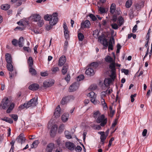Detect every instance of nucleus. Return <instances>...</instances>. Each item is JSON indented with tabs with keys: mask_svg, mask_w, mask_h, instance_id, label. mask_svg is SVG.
Wrapping results in <instances>:
<instances>
[{
	"mask_svg": "<svg viewBox=\"0 0 152 152\" xmlns=\"http://www.w3.org/2000/svg\"><path fill=\"white\" fill-rule=\"evenodd\" d=\"M25 29V26L24 25L20 26L17 27L15 29V30L18 29L20 31H23Z\"/></svg>",
	"mask_w": 152,
	"mask_h": 152,
	"instance_id": "37998d69",
	"label": "nucleus"
},
{
	"mask_svg": "<svg viewBox=\"0 0 152 152\" xmlns=\"http://www.w3.org/2000/svg\"><path fill=\"white\" fill-rule=\"evenodd\" d=\"M88 96H89L90 98L91 101L93 104H97L99 103V102L96 100V95L95 94L93 91L90 92L88 94Z\"/></svg>",
	"mask_w": 152,
	"mask_h": 152,
	"instance_id": "39448f33",
	"label": "nucleus"
},
{
	"mask_svg": "<svg viewBox=\"0 0 152 152\" xmlns=\"http://www.w3.org/2000/svg\"><path fill=\"white\" fill-rule=\"evenodd\" d=\"M68 102L67 100L66 99L65 97L63 98L61 101V103L62 104H64L67 103Z\"/></svg>",
	"mask_w": 152,
	"mask_h": 152,
	"instance_id": "8fccbe9b",
	"label": "nucleus"
},
{
	"mask_svg": "<svg viewBox=\"0 0 152 152\" xmlns=\"http://www.w3.org/2000/svg\"><path fill=\"white\" fill-rule=\"evenodd\" d=\"M57 130V126L56 125H53L52 126L50 132V134L51 137H54L55 136Z\"/></svg>",
	"mask_w": 152,
	"mask_h": 152,
	"instance_id": "9b49d317",
	"label": "nucleus"
},
{
	"mask_svg": "<svg viewBox=\"0 0 152 152\" xmlns=\"http://www.w3.org/2000/svg\"><path fill=\"white\" fill-rule=\"evenodd\" d=\"M117 19V16L115 15H114L112 17V20L113 22H115L116 21Z\"/></svg>",
	"mask_w": 152,
	"mask_h": 152,
	"instance_id": "0e129e2a",
	"label": "nucleus"
},
{
	"mask_svg": "<svg viewBox=\"0 0 152 152\" xmlns=\"http://www.w3.org/2000/svg\"><path fill=\"white\" fill-rule=\"evenodd\" d=\"M39 85L37 83H34L30 85L28 87L29 89L32 91H36L39 88Z\"/></svg>",
	"mask_w": 152,
	"mask_h": 152,
	"instance_id": "ddd939ff",
	"label": "nucleus"
},
{
	"mask_svg": "<svg viewBox=\"0 0 152 152\" xmlns=\"http://www.w3.org/2000/svg\"><path fill=\"white\" fill-rule=\"evenodd\" d=\"M96 121L97 123L100 124V126L104 127L107 123V119L105 117L104 114H102L98 117Z\"/></svg>",
	"mask_w": 152,
	"mask_h": 152,
	"instance_id": "20e7f679",
	"label": "nucleus"
},
{
	"mask_svg": "<svg viewBox=\"0 0 152 152\" xmlns=\"http://www.w3.org/2000/svg\"><path fill=\"white\" fill-rule=\"evenodd\" d=\"M5 56L7 64L12 63V58L10 54L8 53H6Z\"/></svg>",
	"mask_w": 152,
	"mask_h": 152,
	"instance_id": "6ab92c4d",
	"label": "nucleus"
},
{
	"mask_svg": "<svg viewBox=\"0 0 152 152\" xmlns=\"http://www.w3.org/2000/svg\"><path fill=\"white\" fill-rule=\"evenodd\" d=\"M107 94V93L106 92V91L102 92L101 94V98H104L106 96V94Z\"/></svg>",
	"mask_w": 152,
	"mask_h": 152,
	"instance_id": "09e8293b",
	"label": "nucleus"
},
{
	"mask_svg": "<svg viewBox=\"0 0 152 152\" xmlns=\"http://www.w3.org/2000/svg\"><path fill=\"white\" fill-rule=\"evenodd\" d=\"M102 44L106 48L108 45V42L107 41V40L106 38H103L102 41Z\"/></svg>",
	"mask_w": 152,
	"mask_h": 152,
	"instance_id": "c9c22d12",
	"label": "nucleus"
},
{
	"mask_svg": "<svg viewBox=\"0 0 152 152\" xmlns=\"http://www.w3.org/2000/svg\"><path fill=\"white\" fill-rule=\"evenodd\" d=\"M12 42L13 45L16 46L17 45L18 42L17 40L16 39H13L12 41Z\"/></svg>",
	"mask_w": 152,
	"mask_h": 152,
	"instance_id": "4d7b16f0",
	"label": "nucleus"
},
{
	"mask_svg": "<svg viewBox=\"0 0 152 152\" xmlns=\"http://www.w3.org/2000/svg\"><path fill=\"white\" fill-rule=\"evenodd\" d=\"M132 2V0H128L126 2L125 6L127 8H129L131 6Z\"/></svg>",
	"mask_w": 152,
	"mask_h": 152,
	"instance_id": "72a5a7b5",
	"label": "nucleus"
},
{
	"mask_svg": "<svg viewBox=\"0 0 152 152\" xmlns=\"http://www.w3.org/2000/svg\"><path fill=\"white\" fill-rule=\"evenodd\" d=\"M121 71L122 72H124L126 75H128L129 73V71L128 69H121Z\"/></svg>",
	"mask_w": 152,
	"mask_h": 152,
	"instance_id": "13d9d810",
	"label": "nucleus"
},
{
	"mask_svg": "<svg viewBox=\"0 0 152 152\" xmlns=\"http://www.w3.org/2000/svg\"><path fill=\"white\" fill-rule=\"evenodd\" d=\"M37 22H38L37 25L39 27H42L44 24L43 20H41V19L38 20Z\"/></svg>",
	"mask_w": 152,
	"mask_h": 152,
	"instance_id": "c03bdc74",
	"label": "nucleus"
},
{
	"mask_svg": "<svg viewBox=\"0 0 152 152\" xmlns=\"http://www.w3.org/2000/svg\"><path fill=\"white\" fill-rule=\"evenodd\" d=\"M61 109L60 106L58 105L57 106L54 112V115L56 118L58 117L60 115Z\"/></svg>",
	"mask_w": 152,
	"mask_h": 152,
	"instance_id": "a211bd4d",
	"label": "nucleus"
},
{
	"mask_svg": "<svg viewBox=\"0 0 152 152\" xmlns=\"http://www.w3.org/2000/svg\"><path fill=\"white\" fill-rule=\"evenodd\" d=\"M111 26L112 28L114 29H117L118 28V25L116 23L112 24Z\"/></svg>",
	"mask_w": 152,
	"mask_h": 152,
	"instance_id": "5fc2aeb1",
	"label": "nucleus"
},
{
	"mask_svg": "<svg viewBox=\"0 0 152 152\" xmlns=\"http://www.w3.org/2000/svg\"><path fill=\"white\" fill-rule=\"evenodd\" d=\"M68 68V65L67 64H65L64 66L61 70L62 73L63 75L66 74Z\"/></svg>",
	"mask_w": 152,
	"mask_h": 152,
	"instance_id": "bb28decb",
	"label": "nucleus"
},
{
	"mask_svg": "<svg viewBox=\"0 0 152 152\" xmlns=\"http://www.w3.org/2000/svg\"><path fill=\"white\" fill-rule=\"evenodd\" d=\"M23 49L25 51H27L28 52H29L30 51V49L29 47H24Z\"/></svg>",
	"mask_w": 152,
	"mask_h": 152,
	"instance_id": "774afa93",
	"label": "nucleus"
},
{
	"mask_svg": "<svg viewBox=\"0 0 152 152\" xmlns=\"http://www.w3.org/2000/svg\"><path fill=\"white\" fill-rule=\"evenodd\" d=\"M51 71L53 73H55L56 72L59 70V68L57 67H53L51 69Z\"/></svg>",
	"mask_w": 152,
	"mask_h": 152,
	"instance_id": "603ef678",
	"label": "nucleus"
},
{
	"mask_svg": "<svg viewBox=\"0 0 152 152\" xmlns=\"http://www.w3.org/2000/svg\"><path fill=\"white\" fill-rule=\"evenodd\" d=\"M107 136H106L105 134H103L101 135L100 137L101 141L102 142L101 144L103 145L104 143V141L106 140Z\"/></svg>",
	"mask_w": 152,
	"mask_h": 152,
	"instance_id": "c85d7f7f",
	"label": "nucleus"
},
{
	"mask_svg": "<svg viewBox=\"0 0 152 152\" xmlns=\"http://www.w3.org/2000/svg\"><path fill=\"white\" fill-rule=\"evenodd\" d=\"M37 101V97L36 98H34L28 101L26 104L24 103V104L20 106L19 108V109L21 110L25 108H27L30 107L36 106L38 104Z\"/></svg>",
	"mask_w": 152,
	"mask_h": 152,
	"instance_id": "7ed1b4c3",
	"label": "nucleus"
},
{
	"mask_svg": "<svg viewBox=\"0 0 152 152\" xmlns=\"http://www.w3.org/2000/svg\"><path fill=\"white\" fill-rule=\"evenodd\" d=\"M86 74L90 76H93L94 74V71L93 69L90 67L87 69L86 71Z\"/></svg>",
	"mask_w": 152,
	"mask_h": 152,
	"instance_id": "dca6fc26",
	"label": "nucleus"
},
{
	"mask_svg": "<svg viewBox=\"0 0 152 152\" xmlns=\"http://www.w3.org/2000/svg\"><path fill=\"white\" fill-rule=\"evenodd\" d=\"M10 116L15 121H16L17 120L18 116L17 115L11 114L10 115Z\"/></svg>",
	"mask_w": 152,
	"mask_h": 152,
	"instance_id": "de8ad7c7",
	"label": "nucleus"
},
{
	"mask_svg": "<svg viewBox=\"0 0 152 152\" xmlns=\"http://www.w3.org/2000/svg\"><path fill=\"white\" fill-rule=\"evenodd\" d=\"M105 60L106 62L111 63L110 64L115 63L114 60L110 56H107L105 58Z\"/></svg>",
	"mask_w": 152,
	"mask_h": 152,
	"instance_id": "b1692460",
	"label": "nucleus"
},
{
	"mask_svg": "<svg viewBox=\"0 0 152 152\" xmlns=\"http://www.w3.org/2000/svg\"><path fill=\"white\" fill-rule=\"evenodd\" d=\"M118 25L120 26L122 25L123 22L124 20L123 18H122V17L120 16L119 17L118 19Z\"/></svg>",
	"mask_w": 152,
	"mask_h": 152,
	"instance_id": "f704fd0d",
	"label": "nucleus"
},
{
	"mask_svg": "<svg viewBox=\"0 0 152 152\" xmlns=\"http://www.w3.org/2000/svg\"><path fill=\"white\" fill-rule=\"evenodd\" d=\"M1 9L4 10H8L10 8V5L7 4H5L2 5L1 6Z\"/></svg>",
	"mask_w": 152,
	"mask_h": 152,
	"instance_id": "7c9ffc66",
	"label": "nucleus"
},
{
	"mask_svg": "<svg viewBox=\"0 0 152 152\" xmlns=\"http://www.w3.org/2000/svg\"><path fill=\"white\" fill-rule=\"evenodd\" d=\"M99 11L102 13H104L105 12V9L103 7H100L99 8Z\"/></svg>",
	"mask_w": 152,
	"mask_h": 152,
	"instance_id": "680f3d73",
	"label": "nucleus"
},
{
	"mask_svg": "<svg viewBox=\"0 0 152 152\" xmlns=\"http://www.w3.org/2000/svg\"><path fill=\"white\" fill-rule=\"evenodd\" d=\"M65 97L66 98V99L67 100L68 102L69 101L73 100L74 99V97L73 96H69Z\"/></svg>",
	"mask_w": 152,
	"mask_h": 152,
	"instance_id": "79ce46f5",
	"label": "nucleus"
},
{
	"mask_svg": "<svg viewBox=\"0 0 152 152\" xmlns=\"http://www.w3.org/2000/svg\"><path fill=\"white\" fill-rule=\"evenodd\" d=\"M15 106L14 103H11L10 100L7 97L4 98L1 103L0 107L3 109L6 110L7 108L6 112L10 113L13 110Z\"/></svg>",
	"mask_w": 152,
	"mask_h": 152,
	"instance_id": "f03ea898",
	"label": "nucleus"
},
{
	"mask_svg": "<svg viewBox=\"0 0 152 152\" xmlns=\"http://www.w3.org/2000/svg\"><path fill=\"white\" fill-rule=\"evenodd\" d=\"M65 146L68 149L71 151H72L74 150L75 148L74 144L71 142H66Z\"/></svg>",
	"mask_w": 152,
	"mask_h": 152,
	"instance_id": "f8f14e48",
	"label": "nucleus"
},
{
	"mask_svg": "<svg viewBox=\"0 0 152 152\" xmlns=\"http://www.w3.org/2000/svg\"><path fill=\"white\" fill-rule=\"evenodd\" d=\"M39 143V142L38 140H37L34 141L31 145V148H36Z\"/></svg>",
	"mask_w": 152,
	"mask_h": 152,
	"instance_id": "4c0bfd02",
	"label": "nucleus"
},
{
	"mask_svg": "<svg viewBox=\"0 0 152 152\" xmlns=\"http://www.w3.org/2000/svg\"><path fill=\"white\" fill-rule=\"evenodd\" d=\"M64 33L65 38L67 39L69 37V31L68 30H65L64 31Z\"/></svg>",
	"mask_w": 152,
	"mask_h": 152,
	"instance_id": "a18cd8bd",
	"label": "nucleus"
},
{
	"mask_svg": "<svg viewBox=\"0 0 152 152\" xmlns=\"http://www.w3.org/2000/svg\"><path fill=\"white\" fill-rule=\"evenodd\" d=\"M101 113L99 111H96L94 112L93 116L94 118H97L98 117H99L101 115Z\"/></svg>",
	"mask_w": 152,
	"mask_h": 152,
	"instance_id": "473e14b6",
	"label": "nucleus"
},
{
	"mask_svg": "<svg viewBox=\"0 0 152 152\" xmlns=\"http://www.w3.org/2000/svg\"><path fill=\"white\" fill-rule=\"evenodd\" d=\"M28 67L32 66L33 64V61L32 57H29L27 61Z\"/></svg>",
	"mask_w": 152,
	"mask_h": 152,
	"instance_id": "cd10ccee",
	"label": "nucleus"
},
{
	"mask_svg": "<svg viewBox=\"0 0 152 152\" xmlns=\"http://www.w3.org/2000/svg\"><path fill=\"white\" fill-rule=\"evenodd\" d=\"M109 68L111 69L112 72L111 75L110 76V78L113 79V78H114V77L115 79V74L116 71L115 68V63L110 64L109 65Z\"/></svg>",
	"mask_w": 152,
	"mask_h": 152,
	"instance_id": "6e6552de",
	"label": "nucleus"
},
{
	"mask_svg": "<svg viewBox=\"0 0 152 152\" xmlns=\"http://www.w3.org/2000/svg\"><path fill=\"white\" fill-rule=\"evenodd\" d=\"M64 127V125L63 124H61L59 127V132H62L63 130Z\"/></svg>",
	"mask_w": 152,
	"mask_h": 152,
	"instance_id": "6e6d98bb",
	"label": "nucleus"
},
{
	"mask_svg": "<svg viewBox=\"0 0 152 152\" xmlns=\"http://www.w3.org/2000/svg\"><path fill=\"white\" fill-rule=\"evenodd\" d=\"M110 111V115L111 117H112L115 113V111L112 110V107L110 106L109 108Z\"/></svg>",
	"mask_w": 152,
	"mask_h": 152,
	"instance_id": "a19ab883",
	"label": "nucleus"
},
{
	"mask_svg": "<svg viewBox=\"0 0 152 152\" xmlns=\"http://www.w3.org/2000/svg\"><path fill=\"white\" fill-rule=\"evenodd\" d=\"M24 39L23 37H20L18 40V44L19 47H21L23 46Z\"/></svg>",
	"mask_w": 152,
	"mask_h": 152,
	"instance_id": "c756f323",
	"label": "nucleus"
},
{
	"mask_svg": "<svg viewBox=\"0 0 152 152\" xmlns=\"http://www.w3.org/2000/svg\"><path fill=\"white\" fill-rule=\"evenodd\" d=\"M69 114L68 113H64L61 116V120L64 122L66 121L68 119Z\"/></svg>",
	"mask_w": 152,
	"mask_h": 152,
	"instance_id": "393cba45",
	"label": "nucleus"
},
{
	"mask_svg": "<svg viewBox=\"0 0 152 152\" xmlns=\"http://www.w3.org/2000/svg\"><path fill=\"white\" fill-rule=\"evenodd\" d=\"M26 139L24 136L23 133H21L16 138V140L19 143H21V144L25 142Z\"/></svg>",
	"mask_w": 152,
	"mask_h": 152,
	"instance_id": "9d476101",
	"label": "nucleus"
},
{
	"mask_svg": "<svg viewBox=\"0 0 152 152\" xmlns=\"http://www.w3.org/2000/svg\"><path fill=\"white\" fill-rule=\"evenodd\" d=\"M114 78L113 79L110 78H105L104 81V83L105 86H108L111 84L112 82L114 81Z\"/></svg>",
	"mask_w": 152,
	"mask_h": 152,
	"instance_id": "2eb2a0df",
	"label": "nucleus"
},
{
	"mask_svg": "<svg viewBox=\"0 0 152 152\" xmlns=\"http://www.w3.org/2000/svg\"><path fill=\"white\" fill-rule=\"evenodd\" d=\"M44 19L46 20L50 21V25L47 26L46 29L49 31L51 29L52 26L55 25L58 21V13H53L52 15L47 14L44 16Z\"/></svg>",
	"mask_w": 152,
	"mask_h": 152,
	"instance_id": "f257e3e1",
	"label": "nucleus"
},
{
	"mask_svg": "<svg viewBox=\"0 0 152 152\" xmlns=\"http://www.w3.org/2000/svg\"><path fill=\"white\" fill-rule=\"evenodd\" d=\"M97 88V86L96 85H91L89 89L91 91H93L96 89Z\"/></svg>",
	"mask_w": 152,
	"mask_h": 152,
	"instance_id": "864d4df0",
	"label": "nucleus"
},
{
	"mask_svg": "<svg viewBox=\"0 0 152 152\" xmlns=\"http://www.w3.org/2000/svg\"><path fill=\"white\" fill-rule=\"evenodd\" d=\"M33 21L37 22L38 20L41 19V17L39 15L37 14H34L30 17Z\"/></svg>",
	"mask_w": 152,
	"mask_h": 152,
	"instance_id": "f3484780",
	"label": "nucleus"
},
{
	"mask_svg": "<svg viewBox=\"0 0 152 152\" xmlns=\"http://www.w3.org/2000/svg\"><path fill=\"white\" fill-rule=\"evenodd\" d=\"M64 134L66 137L68 139H70L72 138V137L70 133L68 131H65L64 132Z\"/></svg>",
	"mask_w": 152,
	"mask_h": 152,
	"instance_id": "e433bc0d",
	"label": "nucleus"
},
{
	"mask_svg": "<svg viewBox=\"0 0 152 152\" xmlns=\"http://www.w3.org/2000/svg\"><path fill=\"white\" fill-rule=\"evenodd\" d=\"M7 67L8 71L10 72H9L10 77V78L12 77L14 75V72H12L13 71V66L12 64V63L7 64Z\"/></svg>",
	"mask_w": 152,
	"mask_h": 152,
	"instance_id": "0eeeda50",
	"label": "nucleus"
},
{
	"mask_svg": "<svg viewBox=\"0 0 152 152\" xmlns=\"http://www.w3.org/2000/svg\"><path fill=\"white\" fill-rule=\"evenodd\" d=\"M78 37L79 41H82L84 39V36L82 33H79L78 34Z\"/></svg>",
	"mask_w": 152,
	"mask_h": 152,
	"instance_id": "58836bf2",
	"label": "nucleus"
},
{
	"mask_svg": "<svg viewBox=\"0 0 152 152\" xmlns=\"http://www.w3.org/2000/svg\"><path fill=\"white\" fill-rule=\"evenodd\" d=\"M54 144L52 143L49 144L47 147L46 150L48 152H51L54 147Z\"/></svg>",
	"mask_w": 152,
	"mask_h": 152,
	"instance_id": "412c9836",
	"label": "nucleus"
},
{
	"mask_svg": "<svg viewBox=\"0 0 152 152\" xmlns=\"http://www.w3.org/2000/svg\"><path fill=\"white\" fill-rule=\"evenodd\" d=\"M101 104L103 107L104 108H107V104L106 103L105 100L104 98H101Z\"/></svg>",
	"mask_w": 152,
	"mask_h": 152,
	"instance_id": "ea45409f",
	"label": "nucleus"
},
{
	"mask_svg": "<svg viewBox=\"0 0 152 152\" xmlns=\"http://www.w3.org/2000/svg\"><path fill=\"white\" fill-rule=\"evenodd\" d=\"M84 77L83 75H80L79 76H78L77 77V80L78 82V81H80L81 80H83L84 79Z\"/></svg>",
	"mask_w": 152,
	"mask_h": 152,
	"instance_id": "49530a36",
	"label": "nucleus"
},
{
	"mask_svg": "<svg viewBox=\"0 0 152 152\" xmlns=\"http://www.w3.org/2000/svg\"><path fill=\"white\" fill-rule=\"evenodd\" d=\"M116 5L115 3H112L110 6V13L112 14H113L116 10Z\"/></svg>",
	"mask_w": 152,
	"mask_h": 152,
	"instance_id": "aec40b11",
	"label": "nucleus"
},
{
	"mask_svg": "<svg viewBox=\"0 0 152 152\" xmlns=\"http://www.w3.org/2000/svg\"><path fill=\"white\" fill-rule=\"evenodd\" d=\"M80 84L78 82L73 83L69 88V91L70 92H74L77 90Z\"/></svg>",
	"mask_w": 152,
	"mask_h": 152,
	"instance_id": "423d86ee",
	"label": "nucleus"
},
{
	"mask_svg": "<svg viewBox=\"0 0 152 152\" xmlns=\"http://www.w3.org/2000/svg\"><path fill=\"white\" fill-rule=\"evenodd\" d=\"M89 16L90 17V18H91L92 20L94 21H95L97 20L96 18L93 14H90L89 15Z\"/></svg>",
	"mask_w": 152,
	"mask_h": 152,
	"instance_id": "3c124183",
	"label": "nucleus"
},
{
	"mask_svg": "<svg viewBox=\"0 0 152 152\" xmlns=\"http://www.w3.org/2000/svg\"><path fill=\"white\" fill-rule=\"evenodd\" d=\"M70 79V75L69 74H67L65 78V80L67 82L69 81Z\"/></svg>",
	"mask_w": 152,
	"mask_h": 152,
	"instance_id": "e2e57ef3",
	"label": "nucleus"
},
{
	"mask_svg": "<svg viewBox=\"0 0 152 152\" xmlns=\"http://www.w3.org/2000/svg\"><path fill=\"white\" fill-rule=\"evenodd\" d=\"M99 64L96 62H94L89 65V66L94 69H96L98 66Z\"/></svg>",
	"mask_w": 152,
	"mask_h": 152,
	"instance_id": "a878e982",
	"label": "nucleus"
},
{
	"mask_svg": "<svg viewBox=\"0 0 152 152\" xmlns=\"http://www.w3.org/2000/svg\"><path fill=\"white\" fill-rule=\"evenodd\" d=\"M82 150V148L79 145H77V146L75 149V150L76 151H78V152H80Z\"/></svg>",
	"mask_w": 152,
	"mask_h": 152,
	"instance_id": "052dcab7",
	"label": "nucleus"
},
{
	"mask_svg": "<svg viewBox=\"0 0 152 152\" xmlns=\"http://www.w3.org/2000/svg\"><path fill=\"white\" fill-rule=\"evenodd\" d=\"M1 120L10 124H12L13 123L12 119L8 117H5L4 118H1Z\"/></svg>",
	"mask_w": 152,
	"mask_h": 152,
	"instance_id": "2f4dec72",
	"label": "nucleus"
},
{
	"mask_svg": "<svg viewBox=\"0 0 152 152\" xmlns=\"http://www.w3.org/2000/svg\"><path fill=\"white\" fill-rule=\"evenodd\" d=\"M66 61V58L65 56H61L59 58L58 62V65L62 66Z\"/></svg>",
	"mask_w": 152,
	"mask_h": 152,
	"instance_id": "4468645a",
	"label": "nucleus"
},
{
	"mask_svg": "<svg viewBox=\"0 0 152 152\" xmlns=\"http://www.w3.org/2000/svg\"><path fill=\"white\" fill-rule=\"evenodd\" d=\"M147 133V130L146 129H144L142 132V135L143 137L146 136Z\"/></svg>",
	"mask_w": 152,
	"mask_h": 152,
	"instance_id": "338daca9",
	"label": "nucleus"
},
{
	"mask_svg": "<svg viewBox=\"0 0 152 152\" xmlns=\"http://www.w3.org/2000/svg\"><path fill=\"white\" fill-rule=\"evenodd\" d=\"M28 68L29 72L31 75L35 76L37 75V71L33 67V66L28 67Z\"/></svg>",
	"mask_w": 152,
	"mask_h": 152,
	"instance_id": "4be33fe9",
	"label": "nucleus"
},
{
	"mask_svg": "<svg viewBox=\"0 0 152 152\" xmlns=\"http://www.w3.org/2000/svg\"><path fill=\"white\" fill-rule=\"evenodd\" d=\"M112 42H113V44L115 43V40L114 38L112 37L110 39V41L109 42V45H112Z\"/></svg>",
	"mask_w": 152,
	"mask_h": 152,
	"instance_id": "bf43d9fd",
	"label": "nucleus"
},
{
	"mask_svg": "<svg viewBox=\"0 0 152 152\" xmlns=\"http://www.w3.org/2000/svg\"><path fill=\"white\" fill-rule=\"evenodd\" d=\"M54 83L53 81L52 82L45 81L44 82L43 85L44 87H49L52 86Z\"/></svg>",
	"mask_w": 152,
	"mask_h": 152,
	"instance_id": "5701e85b",
	"label": "nucleus"
},
{
	"mask_svg": "<svg viewBox=\"0 0 152 152\" xmlns=\"http://www.w3.org/2000/svg\"><path fill=\"white\" fill-rule=\"evenodd\" d=\"M114 140V138L113 137H112L111 138L110 140H109L108 144V147H110L112 145V142Z\"/></svg>",
	"mask_w": 152,
	"mask_h": 152,
	"instance_id": "69168bd1",
	"label": "nucleus"
},
{
	"mask_svg": "<svg viewBox=\"0 0 152 152\" xmlns=\"http://www.w3.org/2000/svg\"><path fill=\"white\" fill-rule=\"evenodd\" d=\"M91 24L89 21L88 20H86L84 21H83L81 24V28L84 29L85 28H89Z\"/></svg>",
	"mask_w": 152,
	"mask_h": 152,
	"instance_id": "1a4fd4ad",
	"label": "nucleus"
}]
</instances>
